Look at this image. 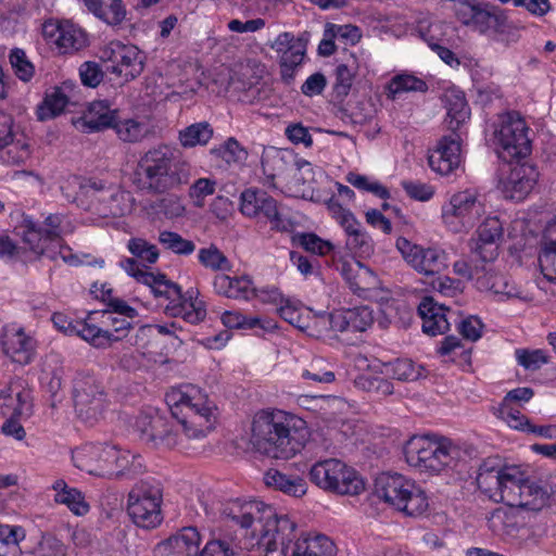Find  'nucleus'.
Segmentation results:
<instances>
[{"instance_id":"nucleus-1","label":"nucleus","mask_w":556,"mask_h":556,"mask_svg":"<svg viewBox=\"0 0 556 556\" xmlns=\"http://www.w3.org/2000/svg\"><path fill=\"white\" fill-rule=\"evenodd\" d=\"M166 402L177 425L159 414H141L135 421L140 439L153 446H185V440L206 437L214 425V404L195 386L187 384L166 394Z\"/></svg>"},{"instance_id":"nucleus-2","label":"nucleus","mask_w":556,"mask_h":556,"mask_svg":"<svg viewBox=\"0 0 556 556\" xmlns=\"http://www.w3.org/2000/svg\"><path fill=\"white\" fill-rule=\"evenodd\" d=\"M223 515L240 527L245 548H258L264 556H290L296 523L289 516L278 515L274 507L260 501L233 502Z\"/></svg>"},{"instance_id":"nucleus-3","label":"nucleus","mask_w":556,"mask_h":556,"mask_svg":"<svg viewBox=\"0 0 556 556\" xmlns=\"http://www.w3.org/2000/svg\"><path fill=\"white\" fill-rule=\"evenodd\" d=\"M479 490L494 503L509 507L541 510L547 503V492L532 481L527 470L517 465H503L497 457H489L479 465Z\"/></svg>"},{"instance_id":"nucleus-4","label":"nucleus","mask_w":556,"mask_h":556,"mask_svg":"<svg viewBox=\"0 0 556 556\" xmlns=\"http://www.w3.org/2000/svg\"><path fill=\"white\" fill-rule=\"evenodd\" d=\"M251 432L255 451L275 459L293 457L309 437L304 419L282 410L257 413Z\"/></svg>"},{"instance_id":"nucleus-5","label":"nucleus","mask_w":556,"mask_h":556,"mask_svg":"<svg viewBox=\"0 0 556 556\" xmlns=\"http://www.w3.org/2000/svg\"><path fill=\"white\" fill-rule=\"evenodd\" d=\"M189 179V170L179 153L167 144H159L140 154L134 170V184L151 193L176 189Z\"/></svg>"},{"instance_id":"nucleus-6","label":"nucleus","mask_w":556,"mask_h":556,"mask_svg":"<svg viewBox=\"0 0 556 556\" xmlns=\"http://www.w3.org/2000/svg\"><path fill=\"white\" fill-rule=\"evenodd\" d=\"M464 452L446 438L435 434L413 435L404 446L406 463L420 471L440 472L445 468L460 472Z\"/></svg>"},{"instance_id":"nucleus-7","label":"nucleus","mask_w":556,"mask_h":556,"mask_svg":"<svg viewBox=\"0 0 556 556\" xmlns=\"http://www.w3.org/2000/svg\"><path fill=\"white\" fill-rule=\"evenodd\" d=\"M21 228L24 242L34 253L52 261L61 258L68 264L75 263L76 257L71 253V249L62 244V235L67 230L63 215L49 214L40 224L25 216Z\"/></svg>"},{"instance_id":"nucleus-8","label":"nucleus","mask_w":556,"mask_h":556,"mask_svg":"<svg viewBox=\"0 0 556 556\" xmlns=\"http://www.w3.org/2000/svg\"><path fill=\"white\" fill-rule=\"evenodd\" d=\"M142 283L148 286L156 296L169 300L165 312L174 317H181L184 321L197 325L204 320L206 309L204 302L198 298V291L189 289L185 294L180 287L167 280L164 275H143Z\"/></svg>"},{"instance_id":"nucleus-9","label":"nucleus","mask_w":556,"mask_h":556,"mask_svg":"<svg viewBox=\"0 0 556 556\" xmlns=\"http://www.w3.org/2000/svg\"><path fill=\"white\" fill-rule=\"evenodd\" d=\"M375 494L407 516H419L428 509L425 491L399 473H381L375 481Z\"/></svg>"},{"instance_id":"nucleus-10","label":"nucleus","mask_w":556,"mask_h":556,"mask_svg":"<svg viewBox=\"0 0 556 556\" xmlns=\"http://www.w3.org/2000/svg\"><path fill=\"white\" fill-rule=\"evenodd\" d=\"M309 480L318 488L338 494L356 495L365 488L357 471L337 458L315 463L309 470Z\"/></svg>"},{"instance_id":"nucleus-11","label":"nucleus","mask_w":556,"mask_h":556,"mask_svg":"<svg viewBox=\"0 0 556 556\" xmlns=\"http://www.w3.org/2000/svg\"><path fill=\"white\" fill-rule=\"evenodd\" d=\"M485 214V204L475 189L454 192L442 206V220L454 233L472 229Z\"/></svg>"},{"instance_id":"nucleus-12","label":"nucleus","mask_w":556,"mask_h":556,"mask_svg":"<svg viewBox=\"0 0 556 556\" xmlns=\"http://www.w3.org/2000/svg\"><path fill=\"white\" fill-rule=\"evenodd\" d=\"M163 492L159 482L142 480L129 492L127 514L131 521L143 529H154L161 525Z\"/></svg>"},{"instance_id":"nucleus-13","label":"nucleus","mask_w":556,"mask_h":556,"mask_svg":"<svg viewBox=\"0 0 556 556\" xmlns=\"http://www.w3.org/2000/svg\"><path fill=\"white\" fill-rule=\"evenodd\" d=\"M73 401L80 419L87 422L96 421L106 403L102 381L91 371H78L73 379Z\"/></svg>"},{"instance_id":"nucleus-14","label":"nucleus","mask_w":556,"mask_h":556,"mask_svg":"<svg viewBox=\"0 0 556 556\" xmlns=\"http://www.w3.org/2000/svg\"><path fill=\"white\" fill-rule=\"evenodd\" d=\"M526 122L516 112L503 115L494 131V141L500 157L505 161L526 157L531 152Z\"/></svg>"},{"instance_id":"nucleus-15","label":"nucleus","mask_w":556,"mask_h":556,"mask_svg":"<svg viewBox=\"0 0 556 556\" xmlns=\"http://www.w3.org/2000/svg\"><path fill=\"white\" fill-rule=\"evenodd\" d=\"M81 190L91 199L96 213L102 217H119L132 210L131 194L113 184L89 179L81 185Z\"/></svg>"},{"instance_id":"nucleus-16","label":"nucleus","mask_w":556,"mask_h":556,"mask_svg":"<svg viewBox=\"0 0 556 556\" xmlns=\"http://www.w3.org/2000/svg\"><path fill=\"white\" fill-rule=\"evenodd\" d=\"M108 72L123 77L126 81L138 77L144 68L146 56L138 47L121 41H111L101 51Z\"/></svg>"},{"instance_id":"nucleus-17","label":"nucleus","mask_w":556,"mask_h":556,"mask_svg":"<svg viewBox=\"0 0 556 556\" xmlns=\"http://www.w3.org/2000/svg\"><path fill=\"white\" fill-rule=\"evenodd\" d=\"M240 211L248 217L266 218L273 230L289 231L292 228L290 220L280 214L277 201L262 189H245L240 197Z\"/></svg>"},{"instance_id":"nucleus-18","label":"nucleus","mask_w":556,"mask_h":556,"mask_svg":"<svg viewBox=\"0 0 556 556\" xmlns=\"http://www.w3.org/2000/svg\"><path fill=\"white\" fill-rule=\"evenodd\" d=\"M270 48L277 53L281 80L291 85L306 55V41L285 31L276 37Z\"/></svg>"},{"instance_id":"nucleus-19","label":"nucleus","mask_w":556,"mask_h":556,"mask_svg":"<svg viewBox=\"0 0 556 556\" xmlns=\"http://www.w3.org/2000/svg\"><path fill=\"white\" fill-rule=\"evenodd\" d=\"M396 248L416 271L426 276L437 275L447 266L446 253L442 249L424 248L403 237L396 240Z\"/></svg>"},{"instance_id":"nucleus-20","label":"nucleus","mask_w":556,"mask_h":556,"mask_svg":"<svg viewBox=\"0 0 556 556\" xmlns=\"http://www.w3.org/2000/svg\"><path fill=\"white\" fill-rule=\"evenodd\" d=\"M327 207L331 216L340 224L346 233V245L354 252L368 254L372 250V240L363 229L362 224L354 215L339 202V199L332 197L327 202Z\"/></svg>"},{"instance_id":"nucleus-21","label":"nucleus","mask_w":556,"mask_h":556,"mask_svg":"<svg viewBox=\"0 0 556 556\" xmlns=\"http://www.w3.org/2000/svg\"><path fill=\"white\" fill-rule=\"evenodd\" d=\"M31 150L27 138L16 137L13 132V119L0 112V162L7 165H22L30 157Z\"/></svg>"},{"instance_id":"nucleus-22","label":"nucleus","mask_w":556,"mask_h":556,"mask_svg":"<svg viewBox=\"0 0 556 556\" xmlns=\"http://www.w3.org/2000/svg\"><path fill=\"white\" fill-rule=\"evenodd\" d=\"M502 237L503 225L498 217H486L476 230V237L469 240L471 254L483 263L493 262L498 255Z\"/></svg>"},{"instance_id":"nucleus-23","label":"nucleus","mask_w":556,"mask_h":556,"mask_svg":"<svg viewBox=\"0 0 556 556\" xmlns=\"http://www.w3.org/2000/svg\"><path fill=\"white\" fill-rule=\"evenodd\" d=\"M288 164L294 167V177L298 181L305 184L313 180V165L306 160L278 151H275L273 154H265L262 157L263 173L269 182H273L276 177L283 175Z\"/></svg>"},{"instance_id":"nucleus-24","label":"nucleus","mask_w":556,"mask_h":556,"mask_svg":"<svg viewBox=\"0 0 556 556\" xmlns=\"http://www.w3.org/2000/svg\"><path fill=\"white\" fill-rule=\"evenodd\" d=\"M460 137L456 131L443 136L430 152L429 166L440 175H450L460 165Z\"/></svg>"},{"instance_id":"nucleus-25","label":"nucleus","mask_w":556,"mask_h":556,"mask_svg":"<svg viewBox=\"0 0 556 556\" xmlns=\"http://www.w3.org/2000/svg\"><path fill=\"white\" fill-rule=\"evenodd\" d=\"M46 38L52 40L60 53H73L86 46L85 33L68 21H49L43 24Z\"/></svg>"},{"instance_id":"nucleus-26","label":"nucleus","mask_w":556,"mask_h":556,"mask_svg":"<svg viewBox=\"0 0 556 556\" xmlns=\"http://www.w3.org/2000/svg\"><path fill=\"white\" fill-rule=\"evenodd\" d=\"M538 178L539 172L533 165H516L510 169L507 177L502 180V192L507 199L522 201L534 189Z\"/></svg>"},{"instance_id":"nucleus-27","label":"nucleus","mask_w":556,"mask_h":556,"mask_svg":"<svg viewBox=\"0 0 556 556\" xmlns=\"http://www.w3.org/2000/svg\"><path fill=\"white\" fill-rule=\"evenodd\" d=\"M468 27L480 34L494 33L497 36L496 39L502 42L509 43L518 40L517 30L508 24L505 16L481 5L477 9Z\"/></svg>"},{"instance_id":"nucleus-28","label":"nucleus","mask_w":556,"mask_h":556,"mask_svg":"<svg viewBox=\"0 0 556 556\" xmlns=\"http://www.w3.org/2000/svg\"><path fill=\"white\" fill-rule=\"evenodd\" d=\"M3 352L15 363L28 364L35 353L36 342L22 328L7 326L1 336Z\"/></svg>"},{"instance_id":"nucleus-29","label":"nucleus","mask_w":556,"mask_h":556,"mask_svg":"<svg viewBox=\"0 0 556 556\" xmlns=\"http://www.w3.org/2000/svg\"><path fill=\"white\" fill-rule=\"evenodd\" d=\"M201 535L197 528L186 527L156 546L159 556H198Z\"/></svg>"},{"instance_id":"nucleus-30","label":"nucleus","mask_w":556,"mask_h":556,"mask_svg":"<svg viewBox=\"0 0 556 556\" xmlns=\"http://www.w3.org/2000/svg\"><path fill=\"white\" fill-rule=\"evenodd\" d=\"M418 314L422 319V331L435 337L450 330V318L453 313L444 305H439L432 298H424L418 305Z\"/></svg>"},{"instance_id":"nucleus-31","label":"nucleus","mask_w":556,"mask_h":556,"mask_svg":"<svg viewBox=\"0 0 556 556\" xmlns=\"http://www.w3.org/2000/svg\"><path fill=\"white\" fill-rule=\"evenodd\" d=\"M328 319L330 328L339 332H363L374 323L372 311L368 306L337 311L331 313Z\"/></svg>"},{"instance_id":"nucleus-32","label":"nucleus","mask_w":556,"mask_h":556,"mask_svg":"<svg viewBox=\"0 0 556 556\" xmlns=\"http://www.w3.org/2000/svg\"><path fill=\"white\" fill-rule=\"evenodd\" d=\"M0 410L3 416L24 417L30 415V393L25 390L22 381H13L1 391Z\"/></svg>"},{"instance_id":"nucleus-33","label":"nucleus","mask_w":556,"mask_h":556,"mask_svg":"<svg viewBox=\"0 0 556 556\" xmlns=\"http://www.w3.org/2000/svg\"><path fill=\"white\" fill-rule=\"evenodd\" d=\"M336 544L324 534L299 535L291 546L290 556H336Z\"/></svg>"},{"instance_id":"nucleus-34","label":"nucleus","mask_w":556,"mask_h":556,"mask_svg":"<svg viewBox=\"0 0 556 556\" xmlns=\"http://www.w3.org/2000/svg\"><path fill=\"white\" fill-rule=\"evenodd\" d=\"M343 276L351 291L362 298H367L379 285L377 275L359 262H356L355 266L344 267Z\"/></svg>"},{"instance_id":"nucleus-35","label":"nucleus","mask_w":556,"mask_h":556,"mask_svg":"<svg viewBox=\"0 0 556 556\" xmlns=\"http://www.w3.org/2000/svg\"><path fill=\"white\" fill-rule=\"evenodd\" d=\"M213 287L217 294L229 299L249 300L255 291L252 280L248 276L217 275L214 278Z\"/></svg>"},{"instance_id":"nucleus-36","label":"nucleus","mask_w":556,"mask_h":556,"mask_svg":"<svg viewBox=\"0 0 556 556\" xmlns=\"http://www.w3.org/2000/svg\"><path fill=\"white\" fill-rule=\"evenodd\" d=\"M118 117V111L112 110L104 101L92 102L81 117L83 125L89 132L113 128Z\"/></svg>"},{"instance_id":"nucleus-37","label":"nucleus","mask_w":556,"mask_h":556,"mask_svg":"<svg viewBox=\"0 0 556 556\" xmlns=\"http://www.w3.org/2000/svg\"><path fill=\"white\" fill-rule=\"evenodd\" d=\"M104 444H86L72 454L74 465L89 475L102 476Z\"/></svg>"},{"instance_id":"nucleus-38","label":"nucleus","mask_w":556,"mask_h":556,"mask_svg":"<svg viewBox=\"0 0 556 556\" xmlns=\"http://www.w3.org/2000/svg\"><path fill=\"white\" fill-rule=\"evenodd\" d=\"M444 102L447 110L448 128L456 131L470 116V109L460 90L451 89L444 93Z\"/></svg>"},{"instance_id":"nucleus-39","label":"nucleus","mask_w":556,"mask_h":556,"mask_svg":"<svg viewBox=\"0 0 556 556\" xmlns=\"http://www.w3.org/2000/svg\"><path fill=\"white\" fill-rule=\"evenodd\" d=\"M264 482L291 496L300 497L306 493V482L302 478L289 477L277 469L266 471Z\"/></svg>"},{"instance_id":"nucleus-40","label":"nucleus","mask_w":556,"mask_h":556,"mask_svg":"<svg viewBox=\"0 0 556 556\" xmlns=\"http://www.w3.org/2000/svg\"><path fill=\"white\" fill-rule=\"evenodd\" d=\"M84 2L90 12L109 25H117L126 16L122 0H84Z\"/></svg>"},{"instance_id":"nucleus-41","label":"nucleus","mask_w":556,"mask_h":556,"mask_svg":"<svg viewBox=\"0 0 556 556\" xmlns=\"http://www.w3.org/2000/svg\"><path fill=\"white\" fill-rule=\"evenodd\" d=\"M539 264L544 277L556 281V229H547L541 242Z\"/></svg>"},{"instance_id":"nucleus-42","label":"nucleus","mask_w":556,"mask_h":556,"mask_svg":"<svg viewBox=\"0 0 556 556\" xmlns=\"http://www.w3.org/2000/svg\"><path fill=\"white\" fill-rule=\"evenodd\" d=\"M118 139L125 143H139L149 135L147 123L136 118H124L119 116L113 127Z\"/></svg>"},{"instance_id":"nucleus-43","label":"nucleus","mask_w":556,"mask_h":556,"mask_svg":"<svg viewBox=\"0 0 556 556\" xmlns=\"http://www.w3.org/2000/svg\"><path fill=\"white\" fill-rule=\"evenodd\" d=\"M213 136V128L207 122L192 124L179 131V141L184 148L205 146Z\"/></svg>"},{"instance_id":"nucleus-44","label":"nucleus","mask_w":556,"mask_h":556,"mask_svg":"<svg viewBox=\"0 0 556 556\" xmlns=\"http://www.w3.org/2000/svg\"><path fill=\"white\" fill-rule=\"evenodd\" d=\"M529 510L527 507H509L503 515H497L494 517L498 519L502 525L503 533L510 538L518 536L520 531L525 530L526 527V516L525 511Z\"/></svg>"},{"instance_id":"nucleus-45","label":"nucleus","mask_w":556,"mask_h":556,"mask_svg":"<svg viewBox=\"0 0 556 556\" xmlns=\"http://www.w3.org/2000/svg\"><path fill=\"white\" fill-rule=\"evenodd\" d=\"M387 374L400 381H415L424 376L425 368L412 359H396L386 366Z\"/></svg>"},{"instance_id":"nucleus-46","label":"nucleus","mask_w":556,"mask_h":556,"mask_svg":"<svg viewBox=\"0 0 556 556\" xmlns=\"http://www.w3.org/2000/svg\"><path fill=\"white\" fill-rule=\"evenodd\" d=\"M491 289L496 295L502 296L503 300H519L522 302H530L533 300L532 294L523 287L516 285L515 281L506 277L497 278L492 283Z\"/></svg>"},{"instance_id":"nucleus-47","label":"nucleus","mask_w":556,"mask_h":556,"mask_svg":"<svg viewBox=\"0 0 556 556\" xmlns=\"http://www.w3.org/2000/svg\"><path fill=\"white\" fill-rule=\"evenodd\" d=\"M388 89L391 98L395 99L396 94L402 92H426L428 85L425 80L412 74H399L390 80Z\"/></svg>"},{"instance_id":"nucleus-48","label":"nucleus","mask_w":556,"mask_h":556,"mask_svg":"<svg viewBox=\"0 0 556 556\" xmlns=\"http://www.w3.org/2000/svg\"><path fill=\"white\" fill-rule=\"evenodd\" d=\"M74 334L79 336L96 348H105L106 345H110L113 337V333L110 330H103L85 321H76Z\"/></svg>"},{"instance_id":"nucleus-49","label":"nucleus","mask_w":556,"mask_h":556,"mask_svg":"<svg viewBox=\"0 0 556 556\" xmlns=\"http://www.w3.org/2000/svg\"><path fill=\"white\" fill-rule=\"evenodd\" d=\"M67 104L66 96L59 89L47 94L42 103L37 109V117L39 121H47L61 114Z\"/></svg>"},{"instance_id":"nucleus-50","label":"nucleus","mask_w":556,"mask_h":556,"mask_svg":"<svg viewBox=\"0 0 556 556\" xmlns=\"http://www.w3.org/2000/svg\"><path fill=\"white\" fill-rule=\"evenodd\" d=\"M198 260L202 266L213 271L229 270L231 267L227 256L214 244L200 249Z\"/></svg>"},{"instance_id":"nucleus-51","label":"nucleus","mask_w":556,"mask_h":556,"mask_svg":"<svg viewBox=\"0 0 556 556\" xmlns=\"http://www.w3.org/2000/svg\"><path fill=\"white\" fill-rule=\"evenodd\" d=\"M159 242L175 254L190 255L195 250V244L191 240H187L174 231H161Z\"/></svg>"},{"instance_id":"nucleus-52","label":"nucleus","mask_w":556,"mask_h":556,"mask_svg":"<svg viewBox=\"0 0 556 556\" xmlns=\"http://www.w3.org/2000/svg\"><path fill=\"white\" fill-rule=\"evenodd\" d=\"M55 502L66 505L78 516H84L89 511V504L85 501V496L75 488L55 493Z\"/></svg>"},{"instance_id":"nucleus-53","label":"nucleus","mask_w":556,"mask_h":556,"mask_svg":"<svg viewBox=\"0 0 556 556\" xmlns=\"http://www.w3.org/2000/svg\"><path fill=\"white\" fill-rule=\"evenodd\" d=\"M326 36L334 37L336 40L341 41L345 46H354L361 40L362 33L357 26L351 24L339 25L327 23Z\"/></svg>"},{"instance_id":"nucleus-54","label":"nucleus","mask_w":556,"mask_h":556,"mask_svg":"<svg viewBox=\"0 0 556 556\" xmlns=\"http://www.w3.org/2000/svg\"><path fill=\"white\" fill-rule=\"evenodd\" d=\"M129 252L142 262L154 264L159 258V250L156 245L148 242L142 238H132L128 241Z\"/></svg>"},{"instance_id":"nucleus-55","label":"nucleus","mask_w":556,"mask_h":556,"mask_svg":"<svg viewBox=\"0 0 556 556\" xmlns=\"http://www.w3.org/2000/svg\"><path fill=\"white\" fill-rule=\"evenodd\" d=\"M355 72V66H351L349 64H339L336 67L333 90L338 98H344L349 94L353 85Z\"/></svg>"},{"instance_id":"nucleus-56","label":"nucleus","mask_w":556,"mask_h":556,"mask_svg":"<svg viewBox=\"0 0 556 556\" xmlns=\"http://www.w3.org/2000/svg\"><path fill=\"white\" fill-rule=\"evenodd\" d=\"M280 317L289 323L290 325L296 327L300 330H305L308 328V316H304L301 312V308L291 303L289 299H286L285 302L277 308Z\"/></svg>"},{"instance_id":"nucleus-57","label":"nucleus","mask_w":556,"mask_h":556,"mask_svg":"<svg viewBox=\"0 0 556 556\" xmlns=\"http://www.w3.org/2000/svg\"><path fill=\"white\" fill-rule=\"evenodd\" d=\"M432 27H438V25L434 24H428L426 25V22H419L418 30L421 35V37L428 42L429 47L437 51L438 55L442 61H444L448 65H453L455 62L456 64H459L458 60L456 59L453 51L450 49L440 46L438 42L434 41V37L432 35H429L430 29Z\"/></svg>"},{"instance_id":"nucleus-58","label":"nucleus","mask_w":556,"mask_h":556,"mask_svg":"<svg viewBox=\"0 0 556 556\" xmlns=\"http://www.w3.org/2000/svg\"><path fill=\"white\" fill-rule=\"evenodd\" d=\"M517 363L528 370H538L548 362L543 350L517 349L515 351Z\"/></svg>"},{"instance_id":"nucleus-59","label":"nucleus","mask_w":556,"mask_h":556,"mask_svg":"<svg viewBox=\"0 0 556 556\" xmlns=\"http://www.w3.org/2000/svg\"><path fill=\"white\" fill-rule=\"evenodd\" d=\"M10 63L15 75L23 81H29L35 73L34 65L28 61L26 54L21 49H14L10 53Z\"/></svg>"},{"instance_id":"nucleus-60","label":"nucleus","mask_w":556,"mask_h":556,"mask_svg":"<svg viewBox=\"0 0 556 556\" xmlns=\"http://www.w3.org/2000/svg\"><path fill=\"white\" fill-rule=\"evenodd\" d=\"M217 181L211 178H199L189 188V197L198 207L204 205V199L214 194Z\"/></svg>"},{"instance_id":"nucleus-61","label":"nucleus","mask_w":556,"mask_h":556,"mask_svg":"<svg viewBox=\"0 0 556 556\" xmlns=\"http://www.w3.org/2000/svg\"><path fill=\"white\" fill-rule=\"evenodd\" d=\"M500 414L503 420L507 422V425L516 430L527 432L530 427V420L518 408H515L511 405L501 404Z\"/></svg>"},{"instance_id":"nucleus-62","label":"nucleus","mask_w":556,"mask_h":556,"mask_svg":"<svg viewBox=\"0 0 556 556\" xmlns=\"http://www.w3.org/2000/svg\"><path fill=\"white\" fill-rule=\"evenodd\" d=\"M116 475L132 473L136 475L141 471L142 463L141 457L131 455L129 451H122L117 448V462L115 463Z\"/></svg>"},{"instance_id":"nucleus-63","label":"nucleus","mask_w":556,"mask_h":556,"mask_svg":"<svg viewBox=\"0 0 556 556\" xmlns=\"http://www.w3.org/2000/svg\"><path fill=\"white\" fill-rule=\"evenodd\" d=\"M116 475L132 473L136 475L141 471L142 463L141 457L131 455L129 451H122L117 448V462L115 463Z\"/></svg>"},{"instance_id":"nucleus-64","label":"nucleus","mask_w":556,"mask_h":556,"mask_svg":"<svg viewBox=\"0 0 556 556\" xmlns=\"http://www.w3.org/2000/svg\"><path fill=\"white\" fill-rule=\"evenodd\" d=\"M160 212L165 215L166 218L175 219L185 215L186 206L181 198L169 194L163 198L159 204Z\"/></svg>"}]
</instances>
